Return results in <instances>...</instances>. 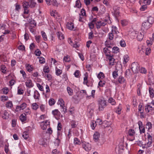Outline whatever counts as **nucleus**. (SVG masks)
I'll use <instances>...</instances> for the list:
<instances>
[{
	"instance_id": "f257e3e1",
	"label": "nucleus",
	"mask_w": 154,
	"mask_h": 154,
	"mask_svg": "<svg viewBox=\"0 0 154 154\" xmlns=\"http://www.w3.org/2000/svg\"><path fill=\"white\" fill-rule=\"evenodd\" d=\"M99 109L100 111H103L106 106V102L104 99L100 100L98 101Z\"/></svg>"
},
{
	"instance_id": "f03ea898",
	"label": "nucleus",
	"mask_w": 154,
	"mask_h": 154,
	"mask_svg": "<svg viewBox=\"0 0 154 154\" xmlns=\"http://www.w3.org/2000/svg\"><path fill=\"white\" fill-rule=\"evenodd\" d=\"M131 69L133 72L135 73L137 72L139 70V67L138 63L137 62L132 63L131 66Z\"/></svg>"
},
{
	"instance_id": "7ed1b4c3",
	"label": "nucleus",
	"mask_w": 154,
	"mask_h": 154,
	"mask_svg": "<svg viewBox=\"0 0 154 154\" xmlns=\"http://www.w3.org/2000/svg\"><path fill=\"white\" fill-rule=\"evenodd\" d=\"M148 142L147 143V147H149L151 146L152 142V137L148 133H147Z\"/></svg>"
},
{
	"instance_id": "20e7f679",
	"label": "nucleus",
	"mask_w": 154,
	"mask_h": 154,
	"mask_svg": "<svg viewBox=\"0 0 154 154\" xmlns=\"http://www.w3.org/2000/svg\"><path fill=\"white\" fill-rule=\"evenodd\" d=\"M152 25L151 24L146 21L143 23L142 28L144 29L147 30L152 26Z\"/></svg>"
},
{
	"instance_id": "39448f33",
	"label": "nucleus",
	"mask_w": 154,
	"mask_h": 154,
	"mask_svg": "<svg viewBox=\"0 0 154 154\" xmlns=\"http://www.w3.org/2000/svg\"><path fill=\"white\" fill-rule=\"evenodd\" d=\"M50 125V122H48V120H46L45 122H43L41 123V126L42 128L44 130L46 129L47 126H49Z\"/></svg>"
},
{
	"instance_id": "423d86ee",
	"label": "nucleus",
	"mask_w": 154,
	"mask_h": 154,
	"mask_svg": "<svg viewBox=\"0 0 154 154\" xmlns=\"http://www.w3.org/2000/svg\"><path fill=\"white\" fill-rule=\"evenodd\" d=\"M85 143L86 142H85V143L82 142V143L83 148L86 151H88L90 150L91 149V144L88 143L86 144Z\"/></svg>"
},
{
	"instance_id": "0eeeda50",
	"label": "nucleus",
	"mask_w": 154,
	"mask_h": 154,
	"mask_svg": "<svg viewBox=\"0 0 154 154\" xmlns=\"http://www.w3.org/2000/svg\"><path fill=\"white\" fill-rule=\"evenodd\" d=\"M138 123L140 134H141L142 133H144L145 132V128L144 127H143L142 122L140 121H139Z\"/></svg>"
},
{
	"instance_id": "6e6552de",
	"label": "nucleus",
	"mask_w": 154,
	"mask_h": 154,
	"mask_svg": "<svg viewBox=\"0 0 154 154\" xmlns=\"http://www.w3.org/2000/svg\"><path fill=\"white\" fill-rule=\"evenodd\" d=\"M26 106V104L25 103H23L20 106H17L16 107L15 111L18 112L21 109H25Z\"/></svg>"
},
{
	"instance_id": "1a4fd4ad",
	"label": "nucleus",
	"mask_w": 154,
	"mask_h": 154,
	"mask_svg": "<svg viewBox=\"0 0 154 154\" xmlns=\"http://www.w3.org/2000/svg\"><path fill=\"white\" fill-rule=\"evenodd\" d=\"M26 85L27 87L29 88L32 87L34 85L32 83V80L30 79L27 80L26 82Z\"/></svg>"
},
{
	"instance_id": "9d476101",
	"label": "nucleus",
	"mask_w": 154,
	"mask_h": 154,
	"mask_svg": "<svg viewBox=\"0 0 154 154\" xmlns=\"http://www.w3.org/2000/svg\"><path fill=\"white\" fill-rule=\"evenodd\" d=\"M100 134L99 132H96L93 135L94 139L95 141H97L99 139Z\"/></svg>"
},
{
	"instance_id": "9b49d317",
	"label": "nucleus",
	"mask_w": 154,
	"mask_h": 154,
	"mask_svg": "<svg viewBox=\"0 0 154 154\" xmlns=\"http://www.w3.org/2000/svg\"><path fill=\"white\" fill-rule=\"evenodd\" d=\"M138 33L137 31H133L130 33V35L131 38H134L135 37H137Z\"/></svg>"
},
{
	"instance_id": "f8f14e48",
	"label": "nucleus",
	"mask_w": 154,
	"mask_h": 154,
	"mask_svg": "<svg viewBox=\"0 0 154 154\" xmlns=\"http://www.w3.org/2000/svg\"><path fill=\"white\" fill-rule=\"evenodd\" d=\"M29 6L31 8H34L35 7L36 3L35 2L34 0H29Z\"/></svg>"
},
{
	"instance_id": "ddd939ff",
	"label": "nucleus",
	"mask_w": 154,
	"mask_h": 154,
	"mask_svg": "<svg viewBox=\"0 0 154 154\" xmlns=\"http://www.w3.org/2000/svg\"><path fill=\"white\" fill-rule=\"evenodd\" d=\"M144 34L143 33L141 32L138 33L137 34L136 38L139 41H141L143 39V37Z\"/></svg>"
},
{
	"instance_id": "4468645a",
	"label": "nucleus",
	"mask_w": 154,
	"mask_h": 154,
	"mask_svg": "<svg viewBox=\"0 0 154 154\" xmlns=\"http://www.w3.org/2000/svg\"><path fill=\"white\" fill-rule=\"evenodd\" d=\"M66 26L68 29L72 30L74 28V24L71 22L68 23L66 24Z\"/></svg>"
},
{
	"instance_id": "2eb2a0df",
	"label": "nucleus",
	"mask_w": 154,
	"mask_h": 154,
	"mask_svg": "<svg viewBox=\"0 0 154 154\" xmlns=\"http://www.w3.org/2000/svg\"><path fill=\"white\" fill-rule=\"evenodd\" d=\"M118 81L119 83L122 84L125 82V80L123 77L120 75L118 78Z\"/></svg>"
},
{
	"instance_id": "dca6fc26",
	"label": "nucleus",
	"mask_w": 154,
	"mask_h": 154,
	"mask_svg": "<svg viewBox=\"0 0 154 154\" xmlns=\"http://www.w3.org/2000/svg\"><path fill=\"white\" fill-rule=\"evenodd\" d=\"M26 115L25 113L21 115L20 116V118L22 122H24L26 120Z\"/></svg>"
},
{
	"instance_id": "f3484780",
	"label": "nucleus",
	"mask_w": 154,
	"mask_h": 154,
	"mask_svg": "<svg viewBox=\"0 0 154 154\" xmlns=\"http://www.w3.org/2000/svg\"><path fill=\"white\" fill-rule=\"evenodd\" d=\"M34 97L35 99L39 100V97H40V94L36 90H35L34 92Z\"/></svg>"
},
{
	"instance_id": "a211bd4d",
	"label": "nucleus",
	"mask_w": 154,
	"mask_h": 154,
	"mask_svg": "<svg viewBox=\"0 0 154 154\" xmlns=\"http://www.w3.org/2000/svg\"><path fill=\"white\" fill-rule=\"evenodd\" d=\"M146 21L152 25L154 22V18L151 16H149L148 17Z\"/></svg>"
},
{
	"instance_id": "6ab92c4d",
	"label": "nucleus",
	"mask_w": 154,
	"mask_h": 154,
	"mask_svg": "<svg viewBox=\"0 0 154 154\" xmlns=\"http://www.w3.org/2000/svg\"><path fill=\"white\" fill-rule=\"evenodd\" d=\"M152 107L149 105L147 104L145 106L146 111L147 112H149L150 110H152Z\"/></svg>"
},
{
	"instance_id": "aec40b11",
	"label": "nucleus",
	"mask_w": 154,
	"mask_h": 154,
	"mask_svg": "<svg viewBox=\"0 0 154 154\" xmlns=\"http://www.w3.org/2000/svg\"><path fill=\"white\" fill-rule=\"evenodd\" d=\"M57 37L60 40H62L64 38L63 35L62 33L60 32H58L57 33Z\"/></svg>"
},
{
	"instance_id": "412c9836",
	"label": "nucleus",
	"mask_w": 154,
	"mask_h": 154,
	"mask_svg": "<svg viewBox=\"0 0 154 154\" xmlns=\"http://www.w3.org/2000/svg\"><path fill=\"white\" fill-rule=\"evenodd\" d=\"M149 91L151 97H153L154 96V91L152 88L149 87Z\"/></svg>"
},
{
	"instance_id": "4be33fe9",
	"label": "nucleus",
	"mask_w": 154,
	"mask_h": 154,
	"mask_svg": "<svg viewBox=\"0 0 154 154\" xmlns=\"http://www.w3.org/2000/svg\"><path fill=\"white\" fill-rule=\"evenodd\" d=\"M38 143L40 145H42L44 146H45L47 145V144L46 143L44 139H43V138H42L40 139L38 141Z\"/></svg>"
},
{
	"instance_id": "5701e85b",
	"label": "nucleus",
	"mask_w": 154,
	"mask_h": 154,
	"mask_svg": "<svg viewBox=\"0 0 154 154\" xmlns=\"http://www.w3.org/2000/svg\"><path fill=\"white\" fill-rule=\"evenodd\" d=\"M106 82L104 80H101L98 83V88H99V86L101 87H103L106 84Z\"/></svg>"
},
{
	"instance_id": "b1692460",
	"label": "nucleus",
	"mask_w": 154,
	"mask_h": 154,
	"mask_svg": "<svg viewBox=\"0 0 154 154\" xmlns=\"http://www.w3.org/2000/svg\"><path fill=\"white\" fill-rule=\"evenodd\" d=\"M111 32L113 33L117 34L119 33L118 31L117 30V28L116 26H113L112 27V29L111 30Z\"/></svg>"
},
{
	"instance_id": "393cba45",
	"label": "nucleus",
	"mask_w": 154,
	"mask_h": 154,
	"mask_svg": "<svg viewBox=\"0 0 154 154\" xmlns=\"http://www.w3.org/2000/svg\"><path fill=\"white\" fill-rule=\"evenodd\" d=\"M4 116H2V118L4 119H6L9 117V114L6 111H4Z\"/></svg>"
},
{
	"instance_id": "a878e982",
	"label": "nucleus",
	"mask_w": 154,
	"mask_h": 154,
	"mask_svg": "<svg viewBox=\"0 0 154 154\" xmlns=\"http://www.w3.org/2000/svg\"><path fill=\"white\" fill-rule=\"evenodd\" d=\"M75 6L79 8L81 7V3L80 0H77L76 1Z\"/></svg>"
},
{
	"instance_id": "bb28decb",
	"label": "nucleus",
	"mask_w": 154,
	"mask_h": 154,
	"mask_svg": "<svg viewBox=\"0 0 154 154\" xmlns=\"http://www.w3.org/2000/svg\"><path fill=\"white\" fill-rule=\"evenodd\" d=\"M67 90L69 95L72 96L73 94V91L70 87H67Z\"/></svg>"
},
{
	"instance_id": "cd10ccee",
	"label": "nucleus",
	"mask_w": 154,
	"mask_h": 154,
	"mask_svg": "<svg viewBox=\"0 0 154 154\" xmlns=\"http://www.w3.org/2000/svg\"><path fill=\"white\" fill-rule=\"evenodd\" d=\"M128 134L130 136H133L134 135L135 132L134 131V130L132 129H130L128 131Z\"/></svg>"
},
{
	"instance_id": "c85d7f7f",
	"label": "nucleus",
	"mask_w": 154,
	"mask_h": 154,
	"mask_svg": "<svg viewBox=\"0 0 154 154\" xmlns=\"http://www.w3.org/2000/svg\"><path fill=\"white\" fill-rule=\"evenodd\" d=\"M24 8H27L29 7V2H24L23 5Z\"/></svg>"
},
{
	"instance_id": "c756f323",
	"label": "nucleus",
	"mask_w": 154,
	"mask_h": 154,
	"mask_svg": "<svg viewBox=\"0 0 154 154\" xmlns=\"http://www.w3.org/2000/svg\"><path fill=\"white\" fill-rule=\"evenodd\" d=\"M114 13L116 17H119L120 13V12L119 11V9H118V8L117 9H116L114 10Z\"/></svg>"
},
{
	"instance_id": "7c9ffc66",
	"label": "nucleus",
	"mask_w": 154,
	"mask_h": 154,
	"mask_svg": "<svg viewBox=\"0 0 154 154\" xmlns=\"http://www.w3.org/2000/svg\"><path fill=\"white\" fill-rule=\"evenodd\" d=\"M112 52L114 53H117L119 52V49L117 47H114L112 48Z\"/></svg>"
},
{
	"instance_id": "2f4dec72",
	"label": "nucleus",
	"mask_w": 154,
	"mask_h": 154,
	"mask_svg": "<svg viewBox=\"0 0 154 154\" xmlns=\"http://www.w3.org/2000/svg\"><path fill=\"white\" fill-rule=\"evenodd\" d=\"M74 143L75 145H80L81 143L80 140L77 137L74 138Z\"/></svg>"
},
{
	"instance_id": "473e14b6",
	"label": "nucleus",
	"mask_w": 154,
	"mask_h": 154,
	"mask_svg": "<svg viewBox=\"0 0 154 154\" xmlns=\"http://www.w3.org/2000/svg\"><path fill=\"white\" fill-rule=\"evenodd\" d=\"M129 60V57L127 55L124 56L123 57V63L126 64Z\"/></svg>"
},
{
	"instance_id": "72a5a7b5",
	"label": "nucleus",
	"mask_w": 154,
	"mask_h": 154,
	"mask_svg": "<svg viewBox=\"0 0 154 154\" xmlns=\"http://www.w3.org/2000/svg\"><path fill=\"white\" fill-rule=\"evenodd\" d=\"M6 106L7 107L11 108L13 106V104L11 101H8L6 104Z\"/></svg>"
},
{
	"instance_id": "f704fd0d",
	"label": "nucleus",
	"mask_w": 154,
	"mask_h": 154,
	"mask_svg": "<svg viewBox=\"0 0 154 154\" xmlns=\"http://www.w3.org/2000/svg\"><path fill=\"white\" fill-rule=\"evenodd\" d=\"M60 133L59 131H58L57 133V137L56 139V141H57V146L59 145V144L60 143V139H59V136L60 135Z\"/></svg>"
},
{
	"instance_id": "c9c22d12",
	"label": "nucleus",
	"mask_w": 154,
	"mask_h": 154,
	"mask_svg": "<svg viewBox=\"0 0 154 154\" xmlns=\"http://www.w3.org/2000/svg\"><path fill=\"white\" fill-rule=\"evenodd\" d=\"M146 128H148V130L151 129L152 128V124L150 122H148L146 124Z\"/></svg>"
},
{
	"instance_id": "e433bc0d",
	"label": "nucleus",
	"mask_w": 154,
	"mask_h": 154,
	"mask_svg": "<svg viewBox=\"0 0 154 154\" xmlns=\"http://www.w3.org/2000/svg\"><path fill=\"white\" fill-rule=\"evenodd\" d=\"M118 75L117 71H114L112 72V76L114 79H116L118 77Z\"/></svg>"
},
{
	"instance_id": "4c0bfd02",
	"label": "nucleus",
	"mask_w": 154,
	"mask_h": 154,
	"mask_svg": "<svg viewBox=\"0 0 154 154\" xmlns=\"http://www.w3.org/2000/svg\"><path fill=\"white\" fill-rule=\"evenodd\" d=\"M94 37V32L92 31H91L88 34V39H91L93 38Z\"/></svg>"
},
{
	"instance_id": "58836bf2",
	"label": "nucleus",
	"mask_w": 154,
	"mask_h": 154,
	"mask_svg": "<svg viewBox=\"0 0 154 154\" xmlns=\"http://www.w3.org/2000/svg\"><path fill=\"white\" fill-rule=\"evenodd\" d=\"M58 102L59 104H60V107L64 105V102L62 99L60 98L58 100Z\"/></svg>"
},
{
	"instance_id": "ea45409f",
	"label": "nucleus",
	"mask_w": 154,
	"mask_h": 154,
	"mask_svg": "<svg viewBox=\"0 0 154 154\" xmlns=\"http://www.w3.org/2000/svg\"><path fill=\"white\" fill-rule=\"evenodd\" d=\"M22 137L26 140L29 137V135L27 132H24L22 134Z\"/></svg>"
},
{
	"instance_id": "a19ab883",
	"label": "nucleus",
	"mask_w": 154,
	"mask_h": 154,
	"mask_svg": "<svg viewBox=\"0 0 154 154\" xmlns=\"http://www.w3.org/2000/svg\"><path fill=\"white\" fill-rule=\"evenodd\" d=\"M48 103L50 106H52L55 104V102L54 99L51 98L49 100Z\"/></svg>"
},
{
	"instance_id": "79ce46f5",
	"label": "nucleus",
	"mask_w": 154,
	"mask_h": 154,
	"mask_svg": "<svg viewBox=\"0 0 154 154\" xmlns=\"http://www.w3.org/2000/svg\"><path fill=\"white\" fill-rule=\"evenodd\" d=\"M120 44L122 47H124L126 46L125 42L124 40H122L120 42Z\"/></svg>"
},
{
	"instance_id": "37998d69",
	"label": "nucleus",
	"mask_w": 154,
	"mask_h": 154,
	"mask_svg": "<svg viewBox=\"0 0 154 154\" xmlns=\"http://www.w3.org/2000/svg\"><path fill=\"white\" fill-rule=\"evenodd\" d=\"M42 36L45 41L47 40V37L45 33L43 31H42L41 32Z\"/></svg>"
},
{
	"instance_id": "c03bdc74",
	"label": "nucleus",
	"mask_w": 154,
	"mask_h": 154,
	"mask_svg": "<svg viewBox=\"0 0 154 154\" xmlns=\"http://www.w3.org/2000/svg\"><path fill=\"white\" fill-rule=\"evenodd\" d=\"M62 72L61 70L57 68L56 70V74L57 75H59L62 73Z\"/></svg>"
},
{
	"instance_id": "a18cd8bd",
	"label": "nucleus",
	"mask_w": 154,
	"mask_h": 154,
	"mask_svg": "<svg viewBox=\"0 0 154 154\" xmlns=\"http://www.w3.org/2000/svg\"><path fill=\"white\" fill-rule=\"evenodd\" d=\"M32 109L34 110H36L38 108V106L36 103L32 104Z\"/></svg>"
},
{
	"instance_id": "49530a36",
	"label": "nucleus",
	"mask_w": 154,
	"mask_h": 154,
	"mask_svg": "<svg viewBox=\"0 0 154 154\" xmlns=\"http://www.w3.org/2000/svg\"><path fill=\"white\" fill-rule=\"evenodd\" d=\"M113 33L111 32L109 33V39L110 40H112L114 38V35H113Z\"/></svg>"
},
{
	"instance_id": "de8ad7c7",
	"label": "nucleus",
	"mask_w": 154,
	"mask_h": 154,
	"mask_svg": "<svg viewBox=\"0 0 154 154\" xmlns=\"http://www.w3.org/2000/svg\"><path fill=\"white\" fill-rule=\"evenodd\" d=\"M97 77L98 78H103L105 77L104 74L102 72H100L97 75Z\"/></svg>"
},
{
	"instance_id": "09e8293b",
	"label": "nucleus",
	"mask_w": 154,
	"mask_h": 154,
	"mask_svg": "<svg viewBox=\"0 0 154 154\" xmlns=\"http://www.w3.org/2000/svg\"><path fill=\"white\" fill-rule=\"evenodd\" d=\"M90 108H88V109H91V110L90 111V112L92 113L93 112V110H94L95 108L94 104H91L90 106Z\"/></svg>"
},
{
	"instance_id": "8fccbe9b",
	"label": "nucleus",
	"mask_w": 154,
	"mask_h": 154,
	"mask_svg": "<svg viewBox=\"0 0 154 154\" xmlns=\"http://www.w3.org/2000/svg\"><path fill=\"white\" fill-rule=\"evenodd\" d=\"M81 14H79L80 15H81L83 16H86L85 11L84 8H83L81 9Z\"/></svg>"
},
{
	"instance_id": "3c124183",
	"label": "nucleus",
	"mask_w": 154,
	"mask_h": 154,
	"mask_svg": "<svg viewBox=\"0 0 154 154\" xmlns=\"http://www.w3.org/2000/svg\"><path fill=\"white\" fill-rule=\"evenodd\" d=\"M114 101V100L112 98H110L108 100L109 102L111 103L112 105H114L116 103Z\"/></svg>"
},
{
	"instance_id": "603ef678",
	"label": "nucleus",
	"mask_w": 154,
	"mask_h": 154,
	"mask_svg": "<svg viewBox=\"0 0 154 154\" xmlns=\"http://www.w3.org/2000/svg\"><path fill=\"white\" fill-rule=\"evenodd\" d=\"M80 73V71L79 70H76V71L74 73V75H75V77L76 78H79V74Z\"/></svg>"
},
{
	"instance_id": "864d4df0",
	"label": "nucleus",
	"mask_w": 154,
	"mask_h": 154,
	"mask_svg": "<svg viewBox=\"0 0 154 154\" xmlns=\"http://www.w3.org/2000/svg\"><path fill=\"white\" fill-rule=\"evenodd\" d=\"M35 53L36 56H39L41 54V52L39 49H37L35 51Z\"/></svg>"
},
{
	"instance_id": "5fc2aeb1",
	"label": "nucleus",
	"mask_w": 154,
	"mask_h": 154,
	"mask_svg": "<svg viewBox=\"0 0 154 154\" xmlns=\"http://www.w3.org/2000/svg\"><path fill=\"white\" fill-rule=\"evenodd\" d=\"M147 5L146 4L143 5L140 8V10L142 11H144L147 8Z\"/></svg>"
},
{
	"instance_id": "6e6d98bb",
	"label": "nucleus",
	"mask_w": 154,
	"mask_h": 154,
	"mask_svg": "<svg viewBox=\"0 0 154 154\" xmlns=\"http://www.w3.org/2000/svg\"><path fill=\"white\" fill-rule=\"evenodd\" d=\"M63 60L65 62H69L70 61V58L68 56L64 57L63 58Z\"/></svg>"
},
{
	"instance_id": "4d7b16f0",
	"label": "nucleus",
	"mask_w": 154,
	"mask_h": 154,
	"mask_svg": "<svg viewBox=\"0 0 154 154\" xmlns=\"http://www.w3.org/2000/svg\"><path fill=\"white\" fill-rule=\"evenodd\" d=\"M39 62L40 63H44L45 62V60L44 58L42 57H39Z\"/></svg>"
},
{
	"instance_id": "13d9d810",
	"label": "nucleus",
	"mask_w": 154,
	"mask_h": 154,
	"mask_svg": "<svg viewBox=\"0 0 154 154\" xmlns=\"http://www.w3.org/2000/svg\"><path fill=\"white\" fill-rule=\"evenodd\" d=\"M52 5L54 6L57 7L59 5L57 0H52Z\"/></svg>"
},
{
	"instance_id": "bf43d9fd",
	"label": "nucleus",
	"mask_w": 154,
	"mask_h": 154,
	"mask_svg": "<svg viewBox=\"0 0 154 154\" xmlns=\"http://www.w3.org/2000/svg\"><path fill=\"white\" fill-rule=\"evenodd\" d=\"M15 10L16 11H17L18 12H19V10L20 9V5L17 3L15 4Z\"/></svg>"
},
{
	"instance_id": "052dcab7",
	"label": "nucleus",
	"mask_w": 154,
	"mask_h": 154,
	"mask_svg": "<svg viewBox=\"0 0 154 154\" xmlns=\"http://www.w3.org/2000/svg\"><path fill=\"white\" fill-rule=\"evenodd\" d=\"M37 86L40 90L42 91H43V86L41 85L39 83H37Z\"/></svg>"
},
{
	"instance_id": "680f3d73",
	"label": "nucleus",
	"mask_w": 154,
	"mask_h": 154,
	"mask_svg": "<svg viewBox=\"0 0 154 154\" xmlns=\"http://www.w3.org/2000/svg\"><path fill=\"white\" fill-rule=\"evenodd\" d=\"M43 71L45 73H48L49 71V67L48 66H45L43 69Z\"/></svg>"
},
{
	"instance_id": "e2e57ef3",
	"label": "nucleus",
	"mask_w": 154,
	"mask_h": 154,
	"mask_svg": "<svg viewBox=\"0 0 154 154\" xmlns=\"http://www.w3.org/2000/svg\"><path fill=\"white\" fill-rule=\"evenodd\" d=\"M8 91V89L7 88H5L3 89V92L4 94H6Z\"/></svg>"
},
{
	"instance_id": "0e129e2a",
	"label": "nucleus",
	"mask_w": 154,
	"mask_h": 154,
	"mask_svg": "<svg viewBox=\"0 0 154 154\" xmlns=\"http://www.w3.org/2000/svg\"><path fill=\"white\" fill-rule=\"evenodd\" d=\"M140 73L146 74V70L144 68H141L140 70Z\"/></svg>"
},
{
	"instance_id": "69168bd1",
	"label": "nucleus",
	"mask_w": 154,
	"mask_h": 154,
	"mask_svg": "<svg viewBox=\"0 0 154 154\" xmlns=\"http://www.w3.org/2000/svg\"><path fill=\"white\" fill-rule=\"evenodd\" d=\"M131 74V71L129 69H128L126 70L125 73V76H129Z\"/></svg>"
},
{
	"instance_id": "338daca9",
	"label": "nucleus",
	"mask_w": 154,
	"mask_h": 154,
	"mask_svg": "<svg viewBox=\"0 0 154 154\" xmlns=\"http://www.w3.org/2000/svg\"><path fill=\"white\" fill-rule=\"evenodd\" d=\"M59 112V111L58 110V109H55L52 111V114L54 115H57Z\"/></svg>"
},
{
	"instance_id": "774afa93",
	"label": "nucleus",
	"mask_w": 154,
	"mask_h": 154,
	"mask_svg": "<svg viewBox=\"0 0 154 154\" xmlns=\"http://www.w3.org/2000/svg\"><path fill=\"white\" fill-rule=\"evenodd\" d=\"M95 123H96L97 125L98 124L99 125H101L102 123L101 120L100 119H97L96 121L95 122Z\"/></svg>"
}]
</instances>
